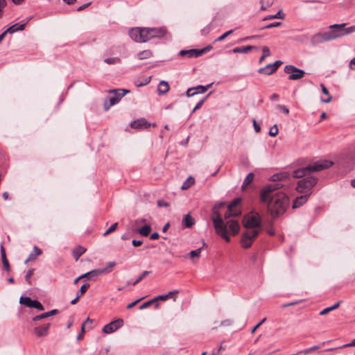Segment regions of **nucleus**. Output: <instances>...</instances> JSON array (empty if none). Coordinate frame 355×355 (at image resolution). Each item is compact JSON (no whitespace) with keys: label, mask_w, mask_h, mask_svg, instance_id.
Listing matches in <instances>:
<instances>
[{"label":"nucleus","mask_w":355,"mask_h":355,"mask_svg":"<svg viewBox=\"0 0 355 355\" xmlns=\"http://www.w3.org/2000/svg\"><path fill=\"white\" fill-rule=\"evenodd\" d=\"M282 187V183L275 182L266 186L261 191L260 200L267 205L268 211L273 218L284 214L289 205L288 196L282 191H277Z\"/></svg>","instance_id":"1"},{"label":"nucleus","mask_w":355,"mask_h":355,"mask_svg":"<svg viewBox=\"0 0 355 355\" xmlns=\"http://www.w3.org/2000/svg\"><path fill=\"white\" fill-rule=\"evenodd\" d=\"M225 205V203H218L214 205L211 213V220L214 224V229L218 235L223 239L226 242L230 241V237L228 235V230L232 235H236L239 233L240 226L237 220L234 219H230L225 223L223 217L221 216L219 209Z\"/></svg>","instance_id":"2"},{"label":"nucleus","mask_w":355,"mask_h":355,"mask_svg":"<svg viewBox=\"0 0 355 355\" xmlns=\"http://www.w3.org/2000/svg\"><path fill=\"white\" fill-rule=\"evenodd\" d=\"M333 165V162L328 160H321L316 162L312 164H309V166L300 168L297 170H295L293 172V176L295 178H302L307 174L315 172V171H320L324 169L328 168Z\"/></svg>","instance_id":"3"},{"label":"nucleus","mask_w":355,"mask_h":355,"mask_svg":"<svg viewBox=\"0 0 355 355\" xmlns=\"http://www.w3.org/2000/svg\"><path fill=\"white\" fill-rule=\"evenodd\" d=\"M334 34V32L332 29L324 33H318L311 37L310 43L313 46H316L323 42L334 40L335 35Z\"/></svg>","instance_id":"4"},{"label":"nucleus","mask_w":355,"mask_h":355,"mask_svg":"<svg viewBox=\"0 0 355 355\" xmlns=\"http://www.w3.org/2000/svg\"><path fill=\"white\" fill-rule=\"evenodd\" d=\"M317 182L318 179L313 176L305 178L297 182L296 190L301 193H307L317 184Z\"/></svg>","instance_id":"5"},{"label":"nucleus","mask_w":355,"mask_h":355,"mask_svg":"<svg viewBox=\"0 0 355 355\" xmlns=\"http://www.w3.org/2000/svg\"><path fill=\"white\" fill-rule=\"evenodd\" d=\"M148 28L136 27L129 31V35L137 42H146L148 41Z\"/></svg>","instance_id":"6"},{"label":"nucleus","mask_w":355,"mask_h":355,"mask_svg":"<svg viewBox=\"0 0 355 355\" xmlns=\"http://www.w3.org/2000/svg\"><path fill=\"white\" fill-rule=\"evenodd\" d=\"M346 24H333L329 26L330 29H332L334 32L335 40L345 35H349L355 31V26H352L347 28H345Z\"/></svg>","instance_id":"7"},{"label":"nucleus","mask_w":355,"mask_h":355,"mask_svg":"<svg viewBox=\"0 0 355 355\" xmlns=\"http://www.w3.org/2000/svg\"><path fill=\"white\" fill-rule=\"evenodd\" d=\"M243 226L248 230H259L261 220L259 215H246L243 219Z\"/></svg>","instance_id":"8"},{"label":"nucleus","mask_w":355,"mask_h":355,"mask_svg":"<svg viewBox=\"0 0 355 355\" xmlns=\"http://www.w3.org/2000/svg\"><path fill=\"white\" fill-rule=\"evenodd\" d=\"M259 230H248L242 234L241 243L244 248H248L251 246L254 239L259 235Z\"/></svg>","instance_id":"9"},{"label":"nucleus","mask_w":355,"mask_h":355,"mask_svg":"<svg viewBox=\"0 0 355 355\" xmlns=\"http://www.w3.org/2000/svg\"><path fill=\"white\" fill-rule=\"evenodd\" d=\"M284 72L289 74L288 78L291 80H300L305 75V71L304 70L298 69L293 65L285 66Z\"/></svg>","instance_id":"10"},{"label":"nucleus","mask_w":355,"mask_h":355,"mask_svg":"<svg viewBox=\"0 0 355 355\" xmlns=\"http://www.w3.org/2000/svg\"><path fill=\"white\" fill-rule=\"evenodd\" d=\"M241 199L236 198L234 199L227 207V210L224 215V218L225 220L229 219L232 216H239L241 211L236 209V207L240 205Z\"/></svg>","instance_id":"11"},{"label":"nucleus","mask_w":355,"mask_h":355,"mask_svg":"<svg viewBox=\"0 0 355 355\" xmlns=\"http://www.w3.org/2000/svg\"><path fill=\"white\" fill-rule=\"evenodd\" d=\"M123 324L122 319H117L105 324L102 331L104 334H112L121 328Z\"/></svg>","instance_id":"12"},{"label":"nucleus","mask_w":355,"mask_h":355,"mask_svg":"<svg viewBox=\"0 0 355 355\" xmlns=\"http://www.w3.org/2000/svg\"><path fill=\"white\" fill-rule=\"evenodd\" d=\"M19 302L27 307L35 308L40 311H43L44 309V306L39 301L31 300L29 297H21Z\"/></svg>","instance_id":"13"},{"label":"nucleus","mask_w":355,"mask_h":355,"mask_svg":"<svg viewBox=\"0 0 355 355\" xmlns=\"http://www.w3.org/2000/svg\"><path fill=\"white\" fill-rule=\"evenodd\" d=\"M148 40L158 37L161 38L166 35L167 30L165 27L159 28H148Z\"/></svg>","instance_id":"14"},{"label":"nucleus","mask_w":355,"mask_h":355,"mask_svg":"<svg viewBox=\"0 0 355 355\" xmlns=\"http://www.w3.org/2000/svg\"><path fill=\"white\" fill-rule=\"evenodd\" d=\"M310 193L297 197L293 202V208L296 209L302 206L308 200Z\"/></svg>","instance_id":"15"},{"label":"nucleus","mask_w":355,"mask_h":355,"mask_svg":"<svg viewBox=\"0 0 355 355\" xmlns=\"http://www.w3.org/2000/svg\"><path fill=\"white\" fill-rule=\"evenodd\" d=\"M130 126L132 128L142 129L148 128L150 126V124L146 119H140L132 121L130 124Z\"/></svg>","instance_id":"16"},{"label":"nucleus","mask_w":355,"mask_h":355,"mask_svg":"<svg viewBox=\"0 0 355 355\" xmlns=\"http://www.w3.org/2000/svg\"><path fill=\"white\" fill-rule=\"evenodd\" d=\"M26 25V23L15 24L11 26H10L8 28H7L5 31V33L6 34H8V33L13 34L18 31H23V30H24Z\"/></svg>","instance_id":"17"},{"label":"nucleus","mask_w":355,"mask_h":355,"mask_svg":"<svg viewBox=\"0 0 355 355\" xmlns=\"http://www.w3.org/2000/svg\"><path fill=\"white\" fill-rule=\"evenodd\" d=\"M50 324L49 323L35 328V332L37 336L41 337L47 334Z\"/></svg>","instance_id":"18"},{"label":"nucleus","mask_w":355,"mask_h":355,"mask_svg":"<svg viewBox=\"0 0 355 355\" xmlns=\"http://www.w3.org/2000/svg\"><path fill=\"white\" fill-rule=\"evenodd\" d=\"M276 71V67L272 64H267L266 67L260 68L259 73L265 75H270Z\"/></svg>","instance_id":"19"},{"label":"nucleus","mask_w":355,"mask_h":355,"mask_svg":"<svg viewBox=\"0 0 355 355\" xmlns=\"http://www.w3.org/2000/svg\"><path fill=\"white\" fill-rule=\"evenodd\" d=\"M198 49L182 50L180 51V54L182 56L188 55L189 58H197L200 56V55H198Z\"/></svg>","instance_id":"20"},{"label":"nucleus","mask_w":355,"mask_h":355,"mask_svg":"<svg viewBox=\"0 0 355 355\" xmlns=\"http://www.w3.org/2000/svg\"><path fill=\"white\" fill-rule=\"evenodd\" d=\"M170 89L169 85L166 81L162 80L158 85V92L159 94H166Z\"/></svg>","instance_id":"21"},{"label":"nucleus","mask_w":355,"mask_h":355,"mask_svg":"<svg viewBox=\"0 0 355 355\" xmlns=\"http://www.w3.org/2000/svg\"><path fill=\"white\" fill-rule=\"evenodd\" d=\"M120 99H121V98L118 94H116L114 96H112V97L109 98V99H108L109 104L107 105L106 102L105 103V105H104L105 110H107L111 106L118 103L119 102Z\"/></svg>","instance_id":"22"},{"label":"nucleus","mask_w":355,"mask_h":355,"mask_svg":"<svg viewBox=\"0 0 355 355\" xmlns=\"http://www.w3.org/2000/svg\"><path fill=\"white\" fill-rule=\"evenodd\" d=\"M85 252V249L82 246H78L73 250V255L76 261L78 260L80 257Z\"/></svg>","instance_id":"23"},{"label":"nucleus","mask_w":355,"mask_h":355,"mask_svg":"<svg viewBox=\"0 0 355 355\" xmlns=\"http://www.w3.org/2000/svg\"><path fill=\"white\" fill-rule=\"evenodd\" d=\"M254 48V46H242V47H236L234 48L232 51L234 53H246L249 51L253 49Z\"/></svg>","instance_id":"24"},{"label":"nucleus","mask_w":355,"mask_h":355,"mask_svg":"<svg viewBox=\"0 0 355 355\" xmlns=\"http://www.w3.org/2000/svg\"><path fill=\"white\" fill-rule=\"evenodd\" d=\"M212 85V83H210L206 86H202V85H198L195 87H193V89H194V92L196 93V94H204L205 93L207 89Z\"/></svg>","instance_id":"25"},{"label":"nucleus","mask_w":355,"mask_h":355,"mask_svg":"<svg viewBox=\"0 0 355 355\" xmlns=\"http://www.w3.org/2000/svg\"><path fill=\"white\" fill-rule=\"evenodd\" d=\"M183 223L186 227L190 228L193 226L194 223V219L189 214H188L185 215L183 219Z\"/></svg>","instance_id":"26"},{"label":"nucleus","mask_w":355,"mask_h":355,"mask_svg":"<svg viewBox=\"0 0 355 355\" xmlns=\"http://www.w3.org/2000/svg\"><path fill=\"white\" fill-rule=\"evenodd\" d=\"M108 270L107 268H103V269H96L89 271L90 277H92V279H94L99 275L107 272Z\"/></svg>","instance_id":"27"},{"label":"nucleus","mask_w":355,"mask_h":355,"mask_svg":"<svg viewBox=\"0 0 355 355\" xmlns=\"http://www.w3.org/2000/svg\"><path fill=\"white\" fill-rule=\"evenodd\" d=\"M195 183V180L191 176L189 177L182 184L181 189L187 190L190 188Z\"/></svg>","instance_id":"28"},{"label":"nucleus","mask_w":355,"mask_h":355,"mask_svg":"<svg viewBox=\"0 0 355 355\" xmlns=\"http://www.w3.org/2000/svg\"><path fill=\"white\" fill-rule=\"evenodd\" d=\"M153 55V53L150 50H144L137 54V57L139 60L148 59Z\"/></svg>","instance_id":"29"},{"label":"nucleus","mask_w":355,"mask_h":355,"mask_svg":"<svg viewBox=\"0 0 355 355\" xmlns=\"http://www.w3.org/2000/svg\"><path fill=\"white\" fill-rule=\"evenodd\" d=\"M254 177V175L252 173H250L248 174L242 184L243 190H244L248 187V185L250 184L253 181Z\"/></svg>","instance_id":"30"},{"label":"nucleus","mask_w":355,"mask_h":355,"mask_svg":"<svg viewBox=\"0 0 355 355\" xmlns=\"http://www.w3.org/2000/svg\"><path fill=\"white\" fill-rule=\"evenodd\" d=\"M274 3V0H260L261 10H265L270 8Z\"/></svg>","instance_id":"31"},{"label":"nucleus","mask_w":355,"mask_h":355,"mask_svg":"<svg viewBox=\"0 0 355 355\" xmlns=\"http://www.w3.org/2000/svg\"><path fill=\"white\" fill-rule=\"evenodd\" d=\"M151 232V227L148 225H145L139 230V233L144 236H147Z\"/></svg>","instance_id":"32"},{"label":"nucleus","mask_w":355,"mask_h":355,"mask_svg":"<svg viewBox=\"0 0 355 355\" xmlns=\"http://www.w3.org/2000/svg\"><path fill=\"white\" fill-rule=\"evenodd\" d=\"M284 19V14L282 12V10H279L277 13L275 15H268L263 18V20H269V19Z\"/></svg>","instance_id":"33"},{"label":"nucleus","mask_w":355,"mask_h":355,"mask_svg":"<svg viewBox=\"0 0 355 355\" xmlns=\"http://www.w3.org/2000/svg\"><path fill=\"white\" fill-rule=\"evenodd\" d=\"M42 254V250L37 246H34L33 252L28 256V260L34 259L37 256Z\"/></svg>","instance_id":"34"},{"label":"nucleus","mask_w":355,"mask_h":355,"mask_svg":"<svg viewBox=\"0 0 355 355\" xmlns=\"http://www.w3.org/2000/svg\"><path fill=\"white\" fill-rule=\"evenodd\" d=\"M286 178H287V175L286 173H277L271 177V180L273 182H279L282 181L283 179Z\"/></svg>","instance_id":"35"},{"label":"nucleus","mask_w":355,"mask_h":355,"mask_svg":"<svg viewBox=\"0 0 355 355\" xmlns=\"http://www.w3.org/2000/svg\"><path fill=\"white\" fill-rule=\"evenodd\" d=\"M321 89L323 94L328 95L329 97L327 99H322L321 101L325 103H328L331 101V96L329 95L328 89L324 87V85H321Z\"/></svg>","instance_id":"36"},{"label":"nucleus","mask_w":355,"mask_h":355,"mask_svg":"<svg viewBox=\"0 0 355 355\" xmlns=\"http://www.w3.org/2000/svg\"><path fill=\"white\" fill-rule=\"evenodd\" d=\"M263 55L259 59V62H262L263 60L270 55V49L267 46H263L262 48Z\"/></svg>","instance_id":"37"},{"label":"nucleus","mask_w":355,"mask_h":355,"mask_svg":"<svg viewBox=\"0 0 355 355\" xmlns=\"http://www.w3.org/2000/svg\"><path fill=\"white\" fill-rule=\"evenodd\" d=\"M201 250H202V248H200L197 250H191L189 253V256L191 258H198L200 257V254H201Z\"/></svg>","instance_id":"38"},{"label":"nucleus","mask_w":355,"mask_h":355,"mask_svg":"<svg viewBox=\"0 0 355 355\" xmlns=\"http://www.w3.org/2000/svg\"><path fill=\"white\" fill-rule=\"evenodd\" d=\"M150 273L149 271L145 270L144 271L141 275H139L137 279L132 283L133 286L137 285L146 276H147Z\"/></svg>","instance_id":"39"},{"label":"nucleus","mask_w":355,"mask_h":355,"mask_svg":"<svg viewBox=\"0 0 355 355\" xmlns=\"http://www.w3.org/2000/svg\"><path fill=\"white\" fill-rule=\"evenodd\" d=\"M104 62L108 64H113L116 63H119L120 62V59L119 58H108L104 60Z\"/></svg>","instance_id":"40"},{"label":"nucleus","mask_w":355,"mask_h":355,"mask_svg":"<svg viewBox=\"0 0 355 355\" xmlns=\"http://www.w3.org/2000/svg\"><path fill=\"white\" fill-rule=\"evenodd\" d=\"M33 272H34V269L33 268H31L29 269L26 275H25V280L26 282L29 284L31 285V276L33 275Z\"/></svg>","instance_id":"41"},{"label":"nucleus","mask_w":355,"mask_h":355,"mask_svg":"<svg viewBox=\"0 0 355 355\" xmlns=\"http://www.w3.org/2000/svg\"><path fill=\"white\" fill-rule=\"evenodd\" d=\"M117 225H118V223H113L109 228L107 231H105L103 235L104 236H107L108 234H110V233H112V232H114L116 227H117Z\"/></svg>","instance_id":"42"},{"label":"nucleus","mask_w":355,"mask_h":355,"mask_svg":"<svg viewBox=\"0 0 355 355\" xmlns=\"http://www.w3.org/2000/svg\"><path fill=\"white\" fill-rule=\"evenodd\" d=\"M278 133V128L277 125H274L272 127L270 128L268 135L270 137H275Z\"/></svg>","instance_id":"43"},{"label":"nucleus","mask_w":355,"mask_h":355,"mask_svg":"<svg viewBox=\"0 0 355 355\" xmlns=\"http://www.w3.org/2000/svg\"><path fill=\"white\" fill-rule=\"evenodd\" d=\"M233 33V30H230L227 32H225V33H223L222 35H220V37H218L216 41V42H220V41H223V40H225L227 36H229L230 35H231L232 33Z\"/></svg>","instance_id":"44"},{"label":"nucleus","mask_w":355,"mask_h":355,"mask_svg":"<svg viewBox=\"0 0 355 355\" xmlns=\"http://www.w3.org/2000/svg\"><path fill=\"white\" fill-rule=\"evenodd\" d=\"M209 94H208L205 98H204L202 100H201L200 101H199L197 105L194 107V108L193 109L191 113H193L194 112H196L197 110H198L199 108H200L202 107V105H203V103H205V100L207 99V98L209 96Z\"/></svg>","instance_id":"45"},{"label":"nucleus","mask_w":355,"mask_h":355,"mask_svg":"<svg viewBox=\"0 0 355 355\" xmlns=\"http://www.w3.org/2000/svg\"><path fill=\"white\" fill-rule=\"evenodd\" d=\"M89 288V284H83L78 293H79L80 297L87 291V289Z\"/></svg>","instance_id":"46"},{"label":"nucleus","mask_w":355,"mask_h":355,"mask_svg":"<svg viewBox=\"0 0 355 355\" xmlns=\"http://www.w3.org/2000/svg\"><path fill=\"white\" fill-rule=\"evenodd\" d=\"M1 257L2 263H3L4 261H8L6 258V250L3 245H1Z\"/></svg>","instance_id":"47"},{"label":"nucleus","mask_w":355,"mask_h":355,"mask_svg":"<svg viewBox=\"0 0 355 355\" xmlns=\"http://www.w3.org/2000/svg\"><path fill=\"white\" fill-rule=\"evenodd\" d=\"M154 302H155V300H153V299L151 300L147 301V302H144V304H142L139 306V309L142 310V309H146Z\"/></svg>","instance_id":"48"},{"label":"nucleus","mask_w":355,"mask_h":355,"mask_svg":"<svg viewBox=\"0 0 355 355\" xmlns=\"http://www.w3.org/2000/svg\"><path fill=\"white\" fill-rule=\"evenodd\" d=\"M276 108L278 109V110H280L281 111H282L284 113L288 114L289 113V110L287 107H286L285 105H277L276 106Z\"/></svg>","instance_id":"49"},{"label":"nucleus","mask_w":355,"mask_h":355,"mask_svg":"<svg viewBox=\"0 0 355 355\" xmlns=\"http://www.w3.org/2000/svg\"><path fill=\"white\" fill-rule=\"evenodd\" d=\"M211 49H212V46L211 45H208L206 47L203 48V49H201L200 50H198V55H202L203 53L210 51Z\"/></svg>","instance_id":"50"},{"label":"nucleus","mask_w":355,"mask_h":355,"mask_svg":"<svg viewBox=\"0 0 355 355\" xmlns=\"http://www.w3.org/2000/svg\"><path fill=\"white\" fill-rule=\"evenodd\" d=\"M280 25H281V22H279V21L273 22V23L266 25V26L263 27V28H271L279 26Z\"/></svg>","instance_id":"51"},{"label":"nucleus","mask_w":355,"mask_h":355,"mask_svg":"<svg viewBox=\"0 0 355 355\" xmlns=\"http://www.w3.org/2000/svg\"><path fill=\"white\" fill-rule=\"evenodd\" d=\"M47 318L46 313H42L40 315H36L33 318V321H37L44 318Z\"/></svg>","instance_id":"52"},{"label":"nucleus","mask_w":355,"mask_h":355,"mask_svg":"<svg viewBox=\"0 0 355 355\" xmlns=\"http://www.w3.org/2000/svg\"><path fill=\"white\" fill-rule=\"evenodd\" d=\"M168 299V295H158L157 297H155V298H153V300H155V302H156L157 300H166Z\"/></svg>","instance_id":"53"},{"label":"nucleus","mask_w":355,"mask_h":355,"mask_svg":"<svg viewBox=\"0 0 355 355\" xmlns=\"http://www.w3.org/2000/svg\"><path fill=\"white\" fill-rule=\"evenodd\" d=\"M143 299H144V297H141V298H139V299L132 302V303L128 304L127 305V309H130L133 308L138 302H139Z\"/></svg>","instance_id":"54"},{"label":"nucleus","mask_w":355,"mask_h":355,"mask_svg":"<svg viewBox=\"0 0 355 355\" xmlns=\"http://www.w3.org/2000/svg\"><path fill=\"white\" fill-rule=\"evenodd\" d=\"M266 318H263L261 321H260L258 324H257L254 327V328L252 329L251 333H252V334H254V333L256 331V330H257V329H258V328H259V327H260V326H261L263 322H266Z\"/></svg>","instance_id":"55"},{"label":"nucleus","mask_w":355,"mask_h":355,"mask_svg":"<svg viewBox=\"0 0 355 355\" xmlns=\"http://www.w3.org/2000/svg\"><path fill=\"white\" fill-rule=\"evenodd\" d=\"M186 95L187 97H191L196 95L194 92V89L193 87L189 88L186 92Z\"/></svg>","instance_id":"56"},{"label":"nucleus","mask_w":355,"mask_h":355,"mask_svg":"<svg viewBox=\"0 0 355 355\" xmlns=\"http://www.w3.org/2000/svg\"><path fill=\"white\" fill-rule=\"evenodd\" d=\"M112 92H119V93L118 94V95L120 96V98H121L126 93H128L129 91L128 90H125V89H122V90H112L111 91Z\"/></svg>","instance_id":"57"},{"label":"nucleus","mask_w":355,"mask_h":355,"mask_svg":"<svg viewBox=\"0 0 355 355\" xmlns=\"http://www.w3.org/2000/svg\"><path fill=\"white\" fill-rule=\"evenodd\" d=\"M253 126L256 132H259L261 131V126L257 123L255 119L253 120Z\"/></svg>","instance_id":"58"},{"label":"nucleus","mask_w":355,"mask_h":355,"mask_svg":"<svg viewBox=\"0 0 355 355\" xmlns=\"http://www.w3.org/2000/svg\"><path fill=\"white\" fill-rule=\"evenodd\" d=\"M354 346H355V338L353 340H352L350 343L345 344V345L339 347L338 348L340 349V348H343V347H354Z\"/></svg>","instance_id":"59"},{"label":"nucleus","mask_w":355,"mask_h":355,"mask_svg":"<svg viewBox=\"0 0 355 355\" xmlns=\"http://www.w3.org/2000/svg\"><path fill=\"white\" fill-rule=\"evenodd\" d=\"M7 6V1L6 0H0V17L1 16L2 10Z\"/></svg>","instance_id":"60"},{"label":"nucleus","mask_w":355,"mask_h":355,"mask_svg":"<svg viewBox=\"0 0 355 355\" xmlns=\"http://www.w3.org/2000/svg\"><path fill=\"white\" fill-rule=\"evenodd\" d=\"M232 323H233V322L231 320H226L222 321L220 324L222 326H230V325H232Z\"/></svg>","instance_id":"61"},{"label":"nucleus","mask_w":355,"mask_h":355,"mask_svg":"<svg viewBox=\"0 0 355 355\" xmlns=\"http://www.w3.org/2000/svg\"><path fill=\"white\" fill-rule=\"evenodd\" d=\"M107 267L106 268H107V270H108L107 272H108L110 271V270L112 268H113L116 266V263L114 261H111V262H108L107 263Z\"/></svg>","instance_id":"62"},{"label":"nucleus","mask_w":355,"mask_h":355,"mask_svg":"<svg viewBox=\"0 0 355 355\" xmlns=\"http://www.w3.org/2000/svg\"><path fill=\"white\" fill-rule=\"evenodd\" d=\"M330 311H331L330 308L329 307H327V308L324 309L322 311H321L320 312V315H324L329 313Z\"/></svg>","instance_id":"63"},{"label":"nucleus","mask_w":355,"mask_h":355,"mask_svg":"<svg viewBox=\"0 0 355 355\" xmlns=\"http://www.w3.org/2000/svg\"><path fill=\"white\" fill-rule=\"evenodd\" d=\"M349 67L352 69H355V57L350 60Z\"/></svg>","instance_id":"64"}]
</instances>
